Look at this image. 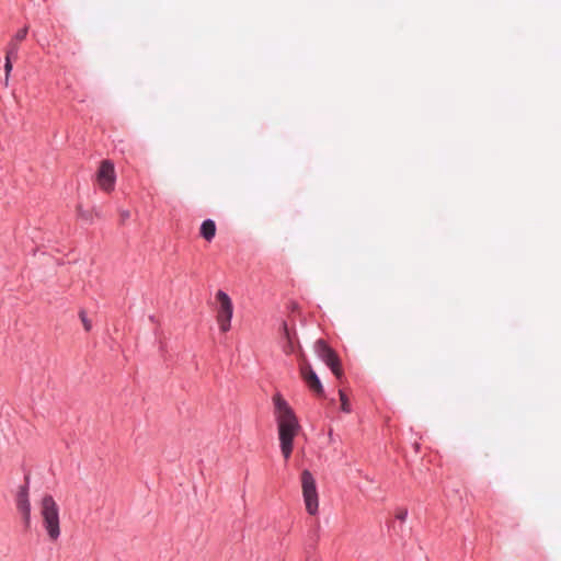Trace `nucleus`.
Segmentation results:
<instances>
[{
  "instance_id": "nucleus-1",
  "label": "nucleus",
  "mask_w": 561,
  "mask_h": 561,
  "mask_svg": "<svg viewBox=\"0 0 561 561\" xmlns=\"http://www.w3.org/2000/svg\"><path fill=\"white\" fill-rule=\"evenodd\" d=\"M42 524L50 541L60 537L59 506L50 494H45L39 502Z\"/></svg>"
},
{
  "instance_id": "nucleus-18",
  "label": "nucleus",
  "mask_w": 561,
  "mask_h": 561,
  "mask_svg": "<svg viewBox=\"0 0 561 561\" xmlns=\"http://www.w3.org/2000/svg\"><path fill=\"white\" fill-rule=\"evenodd\" d=\"M121 216H122V219L125 220L129 217V211L124 210V211H122Z\"/></svg>"
},
{
  "instance_id": "nucleus-16",
  "label": "nucleus",
  "mask_w": 561,
  "mask_h": 561,
  "mask_svg": "<svg viewBox=\"0 0 561 561\" xmlns=\"http://www.w3.org/2000/svg\"><path fill=\"white\" fill-rule=\"evenodd\" d=\"M408 517V510L404 508V507H401V508H398L396 511V518L401 520V522H404Z\"/></svg>"
},
{
  "instance_id": "nucleus-5",
  "label": "nucleus",
  "mask_w": 561,
  "mask_h": 561,
  "mask_svg": "<svg viewBox=\"0 0 561 561\" xmlns=\"http://www.w3.org/2000/svg\"><path fill=\"white\" fill-rule=\"evenodd\" d=\"M299 371L301 379L305 381L310 391H312L317 396H323V386L302 351L299 352Z\"/></svg>"
},
{
  "instance_id": "nucleus-3",
  "label": "nucleus",
  "mask_w": 561,
  "mask_h": 561,
  "mask_svg": "<svg viewBox=\"0 0 561 561\" xmlns=\"http://www.w3.org/2000/svg\"><path fill=\"white\" fill-rule=\"evenodd\" d=\"M300 480L306 511L310 515H317L319 512V495L316 480L312 473L307 469L302 470Z\"/></svg>"
},
{
  "instance_id": "nucleus-8",
  "label": "nucleus",
  "mask_w": 561,
  "mask_h": 561,
  "mask_svg": "<svg viewBox=\"0 0 561 561\" xmlns=\"http://www.w3.org/2000/svg\"><path fill=\"white\" fill-rule=\"evenodd\" d=\"M16 508L21 513L24 525L26 528L31 525V502L28 499V488L27 485L20 486L16 494Z\"/></svg>"
},
{
  "instance_id": "nucleus-11",
  "label": "nucleus",
  "mask_w": 561,
  "mask_h": 561,
  "mask_svg": "<svg viewBox=\"0 0 561 561\" xmlns=\"http://www.w3.org/2000/svg\"><path fill=\"white\" fill-rule=\"evenodd\" d=\"M216 234V224L211 219H207L203 221L201 226V236L207 240L211 241Z\"/></svg>"
},
{
  "instance_id": "nucleus-15",
  "label": "nucleus",
  "mask_w": 561,
  "mask_h": 561,
  "mask_svg": "<svg viewBox=\"0 0 561 561\" xmlns=\"http://www.w3.org/2000/svg\"><path fill=\"white\" fill-rule=\"evenodd\" d=\"M80 319L82 321L83 328L85 331H90L92 328L91 321L87 318V314L84 311H80Z\"/></svg>"
},
{
  "instance_id": "nucleus-12",
  "label": "nucleus",
  "mask_w": 561,
  "mask_h": 561,
  "mask_svg": "<svg viewBox=\"0 0 561 561\" xmlns=\"http://www.w3.org/2000/svg\"><path fill=\"white\" fill-rule=\"evenodd\" d=\"M19 51V44L14 41H11L7 48V58L16 59Z\"/></svg>"
},
{
  "instance_id": "nucleus-17",
  "label": "nucleus",
  "mask_w": 561,
  "mask_h": 561,
  "mask_svg": "<svg viewBox=\"0 0 561 561\" xmlns=\"http://www.w3.org/2000/svg\"><path fill=\"white\" fill-rule=\"evenodd\" d=\"M11 70H12V59L5 57V64H4L5 80L9 79Z\"/></svg>"
},
{
  "instance_id": "nucleus-9",
  "label": "nucleus",
  "mask_w": 561,
  "mask_h": 561,
  "mask_svg": "<svg viewBox=\"0 0 561 561\" xmlns=\"http://www.w3.org/2000/svg\"><path fill=\"white\" fill-rule=\"evenodd\" d=\"M298 433L299 431H278L280 450L285 460H288L293 453L294 439Z\"/></svg>"
},
{
  "instance_id": "nucleus-7",
  "label": "nucleus",
  "mask_w": 561,
  "mask_h": 561,
  "mask_svg": "<svg viewBox=\"0 0 561 561\" xmlns=\"http://www.w3.org/2000/svg\"><path fill=\"white\" fill-rule=\"evenodd\" d=\"M115 181L116 174L114 164L110 160H103L96 172L99 186L105 192H111L114 190Z\"/></svg>"
},
{
  "instance_id": "nucleus-13",
  "label": "nucleus",
  "mask_w": 561,
  "mask_h": 561,
  "mask_svg": "<svg viewBox=\"0 0 561 561\" xmlns=\"http://www.w3.org/2000/svg\"><path fill=\"white\" fill-rule=\"evenodd\" d=\"M339 394H340V401H341V410L345 413H350L351 404H350V401H348L346 394L342 390L339 391Z\"/></svg>"
},
{
  "instance_id": "nucleus-4",
  "label": "nucleus",
  "mask_w": 561,
  "mask_h": 561,
  "mask_svg": "<svg viewBox=\"0 0 561 561\" xmlns=\"http://www.w3.org/2000/svg\"><path fill=\"white\" fill-rule=\"evenodd\" d=\"M217 307V322L221 332L226 333L231 328V319L233 314V305L231 298L222 290L216 293Z\"/></svg>"
},
{
  "instance_id": "nucleus-14",
  "label": "nucleus",
  "mask_w": 561,
  "mask_h": 561,
  "mask_svg": "<svg viewBox=\"0 0 561 561\" xmlns=\"http://www.w3.org/2000/svg\"><path fill=\"white\" fill-rule=\"evenodd\" d=\"M27 32H28V28L27 27H23L22 30H20L15 36L13 37L12 41H14L15 43H21L22 41L25 39L26 35H27Z\"/></svg>"
},
{
  "instance_id": "nucleus-10",
  "label": "nucleus",
  "mask_w": 561,
  "mask_h": 561,
  "mask_svg": "<svg viewBox=\"0 0 561 561\" xmlns=\"http://www.w3.org/2000/svg\"><path fill=\"white\" fill-rule=\"evenodd\" d=\"M280 339L283 344V351L286 354H293L296 350V333L291 332L286 322H283L280 328Z\"/></svg>"
},
{
  "instance_id": "nucleus-6",
  "label": "nucleus",
  "mask_w": 561,
  "mask_h": 561,
  "mask_svg": "<svg viewBox=\"0 0 561 561\" xmlns=\"http://www.w3.org/2000/svg\"><path fill=\"white\" fill-rule=\"evenodd\" d=\"M314 352L318 355V357L327 364V366L332 370V373L337 378H341L342 368L340 359L336 353L327 344L324 340L316 341Z\"/></svg>"
},
{
  "instance_id": "nucleus-2",
  "label": "nucleus",
  "mask_w": 561,
  "mask_h": 561,
  "mask_svg": "<svg viewBox=\"0 0 561 561\" xmlns=\"http://www.w3.org/2000/svg\"><path fill=\"white\" fill-rule=\"evenodd\" d=\"M273 401L278 431H300V424L294 410L282 396H274Z\"/></svg>"
}]
</instances>
